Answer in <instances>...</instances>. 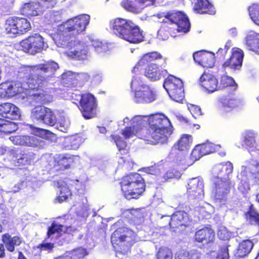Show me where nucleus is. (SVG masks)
<instances>
[{"instance_id":"nucleus-15","label":"nucleus","mask_w":259,"mask_h":259,"mask_svg":"<svg viewBox=\"0 0 259 259\" xmlns=\"http://www.w3.org/2000/svg\"><path fill=\"white\" fill-rule=\"evenodd\" d=\"M8 157L16 166H20L31 164L32 155L21 148H14L8 152Z\"/></svg>"},{"instance_id":"nucleus-64","label":"nucleus","mask_w":259,"mask_h":259,"mask_svg":"<svg viewBox=\"0 0 259 259\" xmlns=\"http://www.w3.org/2000/svg\"><path fill=\"white\" fill-rule=\"evenodd\" d=\"M217 54L218 56L224 59L227 54V51L224 49L220 48L217 52Z\"/></svg>"},{"instance_id":"nucleus-14","label":"nucleus","mask_w":259,"mask_h":259,"mask_svg":"<svg viewBox=\"0 0 259 259\" xmlns=\"http://www.w3.org/2000/svg\"><path fill=\"white\" fill-rule=\"evenodd\" d=\"M20 46L24 52L31 54L40 52L46 47L44 38L36 34L21 40Z\"/></svg>"},{"instance_id":"nucleus-22","label":"nucleus","mask_w":259,"mask_h":259,"mask_svg":"<svg viewBox=\"0 0 259 259\" xmlns=\"http://www.w3.org/2000/svg\"><path fill=\"white\" fill-rule=\"evenodd\" d=\"M195 62L203 67L212 68L215 63L214 54L205 50L196 52L193 55Z\"/></svg>"},{"instance_id":"nucleus-41","label":"nucleus","mask_w":259,"mask_h":259,"mask_svg":"<svg viewBox=\"0 0 259 259\" xmlns=\"http://www.w3.org/2000/svg\"><path fill=\"white\" fill-rule=\"evenodd\" d=\"M248 14L252 22L259 26V4H252L247 8Z\"/></svg>"},{"instance_id":"nucleus-32","label":"nucleus","mask_w":259,"mask_h":259,"mask_svg":"<svg viewBox=\"0 0 259 259\" xmlns=\"http://www.w3.org/2000/svg\"><path fill=\"white\" fill-rule=\"evenodd\" d=\"M193 9L196 13L200 14L214 15L216 12L214 6L208 0H197Z\"/></svg>"},{"instance_id":"nucleus-4","label":"nucleus","mask_w":259,"mask_h":259,"mask_svg":"<svg viewBox=\"0 0 259 259\" xmlns=\"http://www.w3.org/2000/svg\"><path fill=\"white\" fill-rule=\"evenodd\" d=\"M162 56L158 52H152L144 54L134 67L135 73L144 71V75L152 80H158L165 77L168 74L166 70H160L156 63V60L161 59Z\"/></svg>"},{"instance_id":"nucleus-8","label":"nucleus","mask_w":259,"mask_h":259,"mask_svg":"<svg viewBox=\"0 0 259 259\" xmlns=\"http://www.w3.org/2000/svg\"><path fill=\"white\" fill-rule=\"evenodd\" d=\"M4 29L7 35L15 37L29 31L31 26L30 21L25 17L11 16L5 21Z\"/></svg>"},{"instance_id":"nucleus-34","label":"nucleus","mask_w":259,"mask_h":259,"mask_svg":"<svg viewBox=\"0 0 259 259\" xmlns=\"http://www.w3.org/2000/svg\"><path fill=\"white\" fill-rule=\"evenodd\" d=\"M245 41L248 50L259 55V33L250 31L246 36Z\"/></svg>"},{"instance_id":"nucleus-43","label":"nucleus","mask_w":259,"mask_h":259,"mask_svg":"<svg viewBox=\"0 0 259 259\" xmlns=\"http://www.w3.org/2000/svg\"><path fill=\"white\" fill-rule=\"evenodd\" d=\"M200 253L193 250L190 252L180 250L175 255V259H200Z\"/></svg>"},{"instance_id":"nucleus-58","label":"nucleus","mask_w":259,"mask_h":259,"mask_svg":"<svg viewBox=\"0 0 259 259\" xmlns=\"http://www.w3.org/2000/svg\"><path fill=\"white\" fill-rule=\"evenodd\" d=\"M34 132H38L40 134H44L47 139H49L51 141L55 140L56 138L55 134L47 130H44L38 127H35L34 129Z\"/></svg>"},{"instance_id":"nucleus-6","label":"nucleus","mask_w":259,"mask_h":259,"mask_svg":"<svg viewBox=\"0 0 259 259\" xmlns=\"http://www.w3.org/2000/svg\"><path fill=\"white\" fill-rule=\"evenodd\" d=\"M166 21H162V29L167 30L169 33L172 30H176L179 32L187 33L190 29V23L187 16L182 11H170L166 14Z\"/></svg>"},{"instance_id":"nucleus-20","label":"nucleus","mask_w":259,"mask_h":259,"mask_svg":"<svg viewBox=\"0 0 259 259\" xmlns=\"http://www.w3.org/2000/svg\"><path fill=\"white\" fill-rule=\"evenodd\" d=\"M243 57L244 52L241 49L233 48L230 57L224 62L223 67L224 68L229 67L234 70L240 69L242 65Z\"/></svg>"},{"instance_id":"nucleus-7","label":"nucleus","mask_w":259,"mask_h":259,"mask_svg":"<svg viewBox=\"0 0 259 259\" xmlns=\"http://www.w3.org/2000/svg\"><path fill=\"white\" fill-rule=\"evenodd\" d=\"M136 234L132 230L121 227L112 234L111 242L117 251L123 252L136 243Z\"/></svg>"},{"instance_id":"nucleus-33","label":"nucleus","mask_w":259,"mask_h":259,"mask_svg":"<svg viewBox=\"0 0 259 259\" xmlns=\"http://www.w3.org/2000/svg\"><path fill=\"white\" fill-rule=\"evenodd\" d=\"M192 136L188 134L183 135L179 140L174 144L172 147V152L174 151L186 152L189 150L192 146Z\"/></svg>"},{"instance_id":"nucleus-12","label":"nucleus","mask_w":259,"mask_h":259,"mask_svg":"<svg viewBox=\"0 0 259 259\" xmlns=\"http://www.w3.org/2000/svg\"><path fill=\"white\" fill-rule=\"evenodd\" d=\"M56 0H38L24 4L21 8V13L26 16H35L42 14L47 9L53 8Z\"/></svg>"},{"instance_id":"nucleus-62","label":"nucleus","mask_w":259,"mask_h":259,"mask_svg":"<svg viewBox=\"0 0 259 259\" xmlns=\"http://www.w3.org/2000/svg\"><path fill=\"white\" fill-rule=\"evenodd\" d=\"M57 127L60 131L66 132L69 127V124L64 119H61L57 124Z\"/></svg>"},{"instance_id":"nucleus-49","label":"nucleus","mask_w":259,"mask_h":259,"mask_svg":"<svg viewBox=\"0 0 259 259\" xmlns=\"http://www.w3.org/2000/svg\"><path fill=\"white\" fill-rule=\"evenodd\" d=\"M47 107L41 106L35 107L31 112V117L33 119L41 121Z\"/></svg>"},{"instance_id":"nucleus-27","label":"nucleus","mask_w":259,"mask_h":259,"mask_svg":"<svg viewBox=\"0 0 259 259\" xmlns=\"http://www.w3.org/2000/svg\"><path fill=\"white\" fill-rule=\"evenodd\" d=\"M75 156L68 154H58L54 160L53 168L55 171L63 170L68 168L74 162Z\"/></svg>"},{"instance_id":"nucleus-9","label":"nucleus","mask_w":259,"mask_h":259,"mask_svg":"<svg viewBox=\"0 0 259 259\" xmlns=\"http://www.w3.org/2000/svg\"><path fill=\"white\" fill-rule=\"evenodd\" d=\"M241 104L234 93L231 92L224 95L218 99V105L221 110L222 116L226 121H232L235 117V110Z\"/></svg>"},{"instance_id":"nucleus-46","label":"nucleus","mask_w":259,"mask_h":259,"mask_svg":"<svg viewBox=\"0 0 259 259\" xmlns=\"http://www.w3.org/2000/svg\"><path fill=\"white\" fill-rule=\"evenodd\" d=\"M164 169L162 164L155 163L154 164L145 168V172L148 174L154 175L156 177H161V174Z\"/></svg>"},{"instance_id":"nucleus-5","label":"nucleus","mask_w":259,"mask_h":259,"mask_svg":"<svg viewBox=\"0 0 259 259\" xmlns=\"http://www.w3.org/2000/svg\"><path fill=\"white\" fill-rule=\"evenodd\" d=\"M123 196L127 200L138 199L146 190V183L139 173H131L124 176L119 183Z\"/></svg>"},{"instance_id":"nucleus-18","label":"nucleus","mask_w":259,"mask_h":259,"mask_svg":"<svg viewBox=\"0 0 259 259\" xmlns=\"http://www.w3.org/2000/svg\"><path fill=\"white\" fill-rule=\"evenodd\" d=\"M192 219L189 215L185 211L178 210L171 215L169 225L172 229L184 227H188L191 225Z\"/></svg>"},{"instance_id":"nucleus-54","label":"nucleus","mask_w":259,"mask_h":259,"mask_svg":"<svg viewBox=\"0 0 259 259\" xmlns=\"http://www.w3.org/2000/svg\"><path fill=\"white\" fill-rule=\"evenodd\" d=\"M199 145L204 155L214 153L216 151L215 145L211 143H205Z\"/></svg>"},{"instance_id":"nucleus-42","label":"nucleus","mask_w":259,"mask_h":259,"mask_svg":"<svg viewBox=\"0 0 259 259\" xmlns=\"http://www.w3.org/2000/svg\"><path fill=\"white\" fill-rule=\"evenodd\" d=\"M11 98L17 95L22 93L24 92V88L22 83L17 81H8Z\"/></svg>"},{"instance_id":"nucleus-53","label":"nucleus","mask_w":259,"mask_h":259,"mask_svg":"<svg viewBox=\"0 0 259 259\" xmlns=\"http://www.w3.org/2000/svg\"><path fill=\"white\" fill-rule=\"evenodd\" d=\"M230 245L228 242L225 243L220 247L219 253L217 256V259H229L228 247Z\"/></svg>"},{"instance_id":"nucleus-56","label":"nucleus","mask_w":259,"mask_h":259,"mask_svg":"<svg viewBox=\"0 0 259 259\" xmlns=\"http://www.w3.org/2000/svg\"><path fill=\"white\" fill-rule=\"evenodd\" d=\"M203 156H204V154L199 145H198L192 150L190 154V159L192 161H196Z\"/></svg>"},{"instance_id":"nucleus-38","label":"nucleus","mask_w":259,"mask_h":259,"mask_svg":"<svg viewBox=\"0 0 259 259\" xmlns=\"http://www.w3.org/2000/svg\"><path fill=\"white\" fill-rule=\"evenodd\" d=\"M88 254L85 249L77 248L72 250L66 256H60L54 259H83Z\"/></svg>"},{"instance_id":"nucleus-48","label":"nucleus","mask_w":259,"mask_h":259,"mask_svg":"<svg viewBox=\"0 0 259 259\" xmlns=\"http://www.w3.org/2000/svg\"><path fill=\"white\" fill-rule=\"evenodd\" d=\"M172 252L167 247H160L156 254V259H172Z\"/></svg>"},{"instance_id":"nucleus-40","label":"nucleus","mask_w":259,"mask_h":259,"mask_svg":"<svg viewBox=\"0 0 259 259\" xmlns=\"http://www.w3.org/2000/svg\"><path fill=\"white\" fill-rule=\"evenodd\" d=\"M57 119L52 110L47 108L41 122L49 126H53L57 123Z\"/></svg>"},{"instance_id":"nucleus-24","label":"nucleus","mask_w":259,"mask_h":259,"mask_svg":"<svg viewBox=\"0 0 259 259\" xmlns=\"http://www.w3.org/2000/svg\"><path fill=\"white\" fill-rule=\"evenodd\" d=\"M187 193L189 197L193 199L203 196L204 190L202 181L197 178L189 180L187 187Z\"/></svg>"},{"instance_id":"nucleus-28","label":"nucleus","mask_w":259,"mask_h":259,"mask_svg":"<svg viewBox=\"0 0 259 259\" xmlns=\"http://www.w3.org/2000/svg\"><path fill=\"white\" fill-rule=\"evenodd\" d=\"M2 243L6 250L10 252H13L16 247L20 246L23 243V239L20 235L12 236L10 233H6L2 235Z\"/></svg>"},{"instance_id":"nucleus-39","label":"nucleus","mask_w":259,"mask_h":259,"mask_svg":"<svg viewBox=\"0 0 259 259\" xmlns=\"http://www.w3.org/2000/svg\"><path fill=\"white\" fill-rule=\"evenodd\" d=\"M15 131L14 122L0 117V133L11 134Z\"/></svg>"},{"instance_id":"nucleus-16","label":"nucleus","mask_w":259,"mask_h":259,"mask_svg":"<svg viewBox=\"0 0 259 259\" xmlns=\"http://www.w3.org/2000/svg\"><path fill=\"white\" fill-rule=\"evenodd\" d=\"M10 139L15 145L39 148L45 145L44 141L34 136L16 135L11 137Z\"/></svg>"},{"instance_id":"nucleus-52","label":"nucleus","mask_w":259,"mask_h":259,"mask_svg":"<svg viewBox=\"0 0 259 259\" xmlns=\"http://www.w3.org/2000/svg\"><path fill=\"white\" fill-rule=\"evenodd\" d=\"M71 53L76 58L79 60H84L87 57L88 51L85 47L81 46L79 48L75 49Z\"/></svg>"},{"instance_id":"nucleus-60","label":"nucleus","mask_w":259,"mask_h":259,"mask_svg":"<svg viewBox=\"0 0 259 259\" xmlns=\"http://www.w3.org/2000/svg\"><path fill=\"white\" fill-rule=\"evenodd\" d=\"M218 236L221 240L224 241H228L230 238V232L225 228H221L219 230Z\"/></svg>"},{"instance_id":"nucleus-2","label":"nucleus","mask_w":259,"mask_h":259,"mask_svg":"<svg viewBox=\"0 0 259 259\" xmlns=\"http://www.w3.org/2000/svg\"><path fill=\"white\" fill-rule=\"evenodd\" d=\"M168 118L162 113L148 116L147 125L142 129L140 136L147 144L153 145L168 143L172 131Z\"/></svg>"},{"instance_id":"nucleus-57","label":"nucleus","mask_w":259,"mask_h":259,"mask_svg":"<svg viewBox=\"0 0 259 259\" xmlns=\"http://www.w3.org/2000/svg\"><path fill=\"white\" fill-rule=\"evenodd\" d=\"M188 109L195 119L199 118L202 115L201 108L198 106L190 104L188 106Z\"/></svg>"},{"instance_id":"nucleus-61","label":"nucleus","mask_w":259,"mask_h":259,"mask_svg":"<svg viewBox=\"0 0 259 259\" xmlns=\"http://www.w3.org/2000/svg\"><path fill=\"white\" fill-rule=\"evenodd\" d=\"M238 189L242 193H246L250 190L249 184L247 182L241 180L238 185Z\"/></svg>"},{"instance_id":"nucleus-11","label":"nucleus","mask_w":259,"mask_h":259,"mask_svg":"<svg viewBox=\"0 0 259 259\" xmlns=\"http://www.w3.org/2000/svg\"><path fill=\"white\" fill-rule=\"evenodd\" d=\"M163 86L172 100L179 103L182 102L185 98V94L181 79L169 75L165 79Z\"/></svg>"},{"instance_id":"nucleus-51","label":"nucleus","mask_w":259,"mask_h":259,"mask_svg":"<svg viewBox=\"0 0 259 259\" xmlns=\"http://www.w3.org/2000/svg\"><path fill=\"white\" fill-rule=\"evenodd\" d=\"M181 175L180 171L174 169H171L166 171L160 178L162 180H163L164 182H166L171 179H178L181 177Z\"/></svg>"},{"instance_id":"nucleus-29","label":"nucleus","mask_w":259,"mask_h":259,"mask_svg":"<svg viewBox=\"0 0 259 259\" xmlns=\"http://www.w3.org/2000/svg\"><path fill=\"white\" fill-rule=\"evenodd\" d=\"M110 137L118 149V152L116 153L117 156L125 161L130 156V149L126 142L118 135H111Z\"/></svg>"},{"instance_id":"nucleus-36","label":"nucleus","mask_w":259,"mask_h":259,"mask_svg":"<svg viewBox=\"0 0 259 259\" xmlns=\"http://www.w3.org/2000/svg\"><path fill=\"white\" fill-rule=\"evenodd\" d=\"M249 169V171H241V176L246 178L249 174L254 183L256 185H259V162L255 164H251Z\"/></svg>"},{"instance_id":"nucleus-30","label":"nucleus","mask_w":259,"mask_h":259,"mask_svg":"<svg viewBox=\"0 0 259 259\" xmlns=\"http://www.w3.org/2000/svg\"><path fill=\"white\" fill-rule=\"evenodd\" d=\"M65 180V181L59 180L56 182L60 191L59 195L55 198V201L59 203L67 200L72 196V192L69 187V182L71 181L68 179Z\"/></svg>"},{"instance_id":"nucleus-55","label":"nucleus","mask_w":259,"mask_h":259,"mask_svg":"<svg viewBox=\"0 0 259 259\" xmlns=\"http://www.w3.org/2000/svg\"><path fill=\"white\" fill-rule=\"evenodd\" d=\"M11 95L9 89L8 81L0 83V99L10 98Z\"/></svg>"},{"instance_id":"nucleus-3","label":"nucleus","mask_w":259,"mask_h":259,"mask_svg":"<svg viewBox=\"0 0 259 259\" xmlns=\"http://www.w3.org/2000/svg\"><path fill=\"white\" fill-rule=\"evenodd\" d=\"M233 170V165L230 161L217 164L213 167L212 174L215 179L214 182L215 202L221 204L226 203L227 195L230 192L229 176Z\"/></svg>"},{"instance_id":"nucleus-63","label":"nucleus","mask_w":259,"mask_h":259,"mask_svg":"<svg viewBox=\"0 0 259 259\" xmlns=\"http://www.w3.org/2000/svg\"><path fill=\"white\" fill-rule=\"evenodd\" d=\"M79 78L84 82L88 81L90 79V76L87 73H81L79 74Z\"/></svg>"},{"instance_id":"nucleus-35","label":"nucleus","mask_w":259,"mask_h":259,"mask_svg":"<svg viewBox=\"0 0 259 259\" xmlns=\"http://www.w3.org/2000/svg\"><path fill=\"white\" fill-rule=\"evenodd\" d=\"M245 219L251 225H257L259 227V212L257 211L253 204H251L246 212L244 213Z\"/></svg>"},{"instance_id":"nucleus-23","label":"nucleus","mask_w":259,"mask_h":259,"mask_svg":"<svg viewBox=\"0 0 259 259\" xmlns=\"http://www.w3.org/2000/svg\"><path fill=\"white\" fill-rule=\"evenodd\" d=\"M215 232L210 227H204L197 230L194 235V241L203 245L213 243L215 240Z\"/></svg>"},{"instance_id":"nucleus-26","label":"nucleus","mask_w":259,"mask_h":259,"mask_svg":"<svg viewBox=\"0 0 259 259\" xmlns=\"http://www.w3.org/2000/svg\"><path fill=\"white\" fill-rule=\"evenodd\" d=\"M200 84L208 93H212L218 89L217 78L208 72L204 71L200 77Z\"/></svg>"},{"instance_id":"nucleus-25","label":"nucleus","mask_w":259,"mask_h":259,"mask_svg":"<svg viewBox=\"0 0 259 259\" xmlns=\"http://www.w3.org/2000/svg\"><path fill=\"white\" fill-rule=\"evenodd\" d=\"M0 116L5 119L16 120L21 114L19 109L15 104L5 102L0 104Z\"/></svg>"},{"instance_id":"nucleus-10","label":"nucleus","mask_w":259,"mask_h":259,"mask_svg":"<svg viewBox=\"0 0 259 259\" xmlns=\"http://www.w3.org/2000/svg\"><path fill=\"white\" fill-rule=\"evenodd\" d=\"M79 97L78 100V108L82 115L86 119L92 118L96 115V110L98 107L97 99L92 94L84 93L78 95L72 94V98L75 99V97Z\"/></svg>"},{"instance_id":"nucleus-47","label":"nucleus","mask_w":259,"mask_h":259,"mask_svg":"<svg viewBox=\"0 0 259 259\" xmlns=\"http://www.w3.org/2000/svg\"><path fill=\"white\" fill-rule=\"evenodd\" d=\"M147 115H136L132 119L133 126L136 128H144L147 124Z\"/></svg>"},{"instance_id":"nucleus-50","label":"nucleus","mask_w":259,"mask_h":259,"mask_svg":"<svg viewBox=\"0 0 259 259\" xmlns=\"http://www.w3.org/2000/svg\"><path fill=\"white\" fill-rule=\"evenodd\" d=\"M63 226L61 224H59L53 222L51 226L48 227L47 233V239H49L52 235L56 233H60L63 231Z\"/></svg>"},{"instance_id":"nucleus-19","label":"nucleus","mask_w":259,"mask_h":259,"mask_svg":"<svg viewBox=\"0 0 259 259\" xmlns=\"http://www.w3.org/2000/svg\"><path fill=\"white\" fill-rule=\"evenodd\" d=\"M144 38L143 31L133 22L121 39L130 44H137L143 41Z\"/></svg>"},{"instance_id":"nucleus-13","label":"nucleus","mask_w":259,"mask_h":259,"mask_svg":"<svg viewBox=\"0 0 259 259\" xmlns=\"http://www.w3.org/2000/svg\"><path fill=\"white\" fill-rule=\"evenodd\" d=\"M90 17L89 15L83 14L66 21L63 25L65 32H70L76 35L84 31L90 22Z\"/></svg>"},{"instance_id":"nucleus-31","label":"nucleus","mask_w":259,"mask_h":259,"mask_svg":"<svg viewBox=\"0 0 259 259\" xmlns=\"http://www.w3.org/2000/svg\"><path fill=\"white\" fill-rule=\"evenodd\" d=\"M253 246L254 243L251 240L245 239L241 241L235 251V257L236 259H239L247 256Z\"/></svg>"},{"instance_id":"nucleus-59","label":"nucleus","mask_w":259,"mask_h":259,"mask_svg":"<svg viewBox=\"0 0 259 259\" xmlns=\"http://www.w3.org/2000/svg\"><path fill=\"white\" fill-rule=\"evenodd\" d=\"M36 248L39 249L40 251H47L48 252H50L54 248V244L51 242H42L38 244Z\"/></svg>"},{"instance_id":"nucleus-21","label":"nucleus","mask_w":259,"mask_h":259,"mask_svg":"<svg viewBox=\"0 0 259 259\" xmlns=\"http://www.w3.org/2000/svg\"><path fill=\"white\" fill-rule=\"evenodd\" d=\"M130 19L116 18L110 21V27L113 33L120 38L125 34L133 23Z\"/></svg>"},{"instance_id":"nucleus-37","label":"nucleus","mask_w":259,"mask_h":259,"mask_svg":"<svg viewBox=\"0 0 259 259\" xmlns=\"http://www.w3.org/2000/svg\"><path fill=\"white\" fill-rule=\"evenodd\" d=\"M256 134L252 131H246L242 134V139L244 145L253 148L256 145Z\"/></svg>"},{"instance_id":"nucleus-45","label":"nucleus","mask_w":259,"mask_h":259,"mask_svg":"<svg viewBox=\"0 0 259 259\" xmlns=\"http://www.w3.org/2000/svg\"><path fill=\"white\" fill-rule=\"evenodd\" d=\"M220 87L222 89L232 87L233 89L235 90L237 89L238 85L231 77L223 75L221 78Z\"/></svg>"},{"instance_id":"nucleus-1","label":"nucleus","mask_w":259,"mask_h":259,"mask_svg":"<svg viewBox=\"0 0 259 259\" xmlns=\"http://www.w3.org/2000/svg\"><path fill=\"white\" fill-rule=\"evenodd\" d=\"M58 68V64L53 61L26 67L25 83L28 90L37 92L33 94V98L36 102L46 104L53 101L52 93L54 89L48 88V85Z\"/></svg>"},{"instance_id":"nucleus-17","label":"nucleus","mask_w":259,"mask_h":259,"mask_svg":"<svg viewBox=\"0 0 259 259\" xmlns=\"http://www.w3.org/2000/svg\"><path fill=\"white\" fill-rule=\"evenodd\" d=\"M156 99L155 91L147 85H142L135 93L134 100L137 103H150L154 101Z\"/></svg>"},{"instance_id":"nucleus-44","label":"nucleus","mask_w":259,"mask_h":259,"mask_svg":"<svg viewBox=\"0 0 259 259\" xmlns=\"http://www.w3.org/2000/svg\"><path fill=\"white\" fill-rule=\"evenodd\" d=\"M142 128H136L134 126H126L122 130L121 134L125 139H130L134 136H137L139 138L142 139L140 136V134Z\"/></svg>"}]
</instances>
